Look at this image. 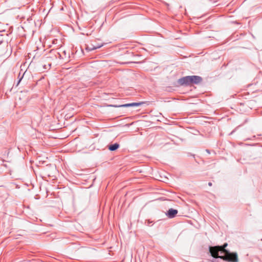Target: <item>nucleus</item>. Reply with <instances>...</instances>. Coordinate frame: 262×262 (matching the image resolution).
Listing matches in <instances>:
<instances>
[{
    "label": "nucleus",
    "instance_id": "f257e3e1",
    "mask_svg": "<svg viewBox=\"0 0 262 262\" xmlns=\"http://www.w3.org/2000/svg\"><path fill=\"white\" fill-rule=\"evenodd\" d=\"M227 246V243H225L221 246L210 247L209 248V251L211 256L214 258H218L219 252H220L221 254H222L225 253L226 251H228L225 249Z\"/></svg>",
    "mask_w": 262,
    "mask_h": 262
},
{
    "label": "nucleus",
    "instance_id": "1a4fd4ad",
    "mask_svg": "<svg viewBox=\"0 0 262 262\" xmlns=\"http://www.w3.org/2000/svg\"><path fill=\"white\" fill-rule=\"evenodd\" d=\"M208 185L211 186L212 185V183L210 182L209 183Z\"/></svg>",
    "mask_w": 262,
    "mask_h": 262
},
{
    "label": "nucleus",
    "instance_id": "6e6552de",
    "mask_svg": "<svg viewBox=\"0 0 262 262\" xmlns=\"http://www.w3.org/2000/svg\"><path fill=\"white\" fill-rule=\"evenodd\" d=\"M119 147V145L118 143H115L114 144L110 145L108 147V149L111 151H114L118 149Z\"/></svg>",
    "mask_w": 262,
    "mask_h": 262
},
{
    "label": "nucleus",
    "instance_id": "f03ea898",
    "mask_svg": "<svg viewBox=\"0 0 262 262\" xmlns=\"http://www.w3.org/2000/svg\"><path fill=\"white\" fill-rule=\"evenodd\" d=\"M228 262H238L237 254L236 253H230L226 251L224 255H219V257Z\"/></svg>",
    "mask_w": 262,
    "mask_h": 262
},
{
    "label": "nucleus",
    "instance_id": "7ed1b4c3",
    "mask_svg": "<svg viewBox=\"0 0 262 262\" xmlns=\"http://www.w3.org/2000/svg\"><path fill=\"white\" fill-rule=\"evenodd\" d=\"M145 102H137V103H127L120 105H111L112 106L114 107H126L129 106H141L144 104H145Z\"/></svg>",
    "mask_w": 262,
    "mask_h": 262
},
{
    "label": "nucleus",
    "instance_id": "423d86ee",
    "mask_svg": "<svg viewBox=\"0 0 262 262\" xmlns=\"http://www.w3.org/2000/svg\"><path fill=\"white\" fill-rule=\"evenodd\" d=\"M177 213V210L171 208L168 210L166 214L168 216V217L173 218L176 215Z\"/></svg>",
    "mask_w": 262,
    "mask_h": 262
},
{
    "label": "nucleus",
    "instance_id": "0eeeda50",
    "mask_svg": "<svg viewBox=\"0 0 262 262\" xmlns=\"http://www.w3.org/2000/svg\"><path fill=\"white\" fill-rule=\"evenodd\" d=\"M101 47V45L95 46L94 45H93L92 43H90L89 45H86V50L90 51L99 48Z\"/></svg>",
    "mask_w": 262,
    "mask_h": 262
},
{
    "label": "nucleus",
    "instance_id": "39448f33",
    "mask_svg": "<svg viewBox=\"0 0 262 262\" xmlns=\"http://www.w3.org/2000/svg\"><path fill=\"white\" fill-rule=\"evenodd\" d=\"M190 84L195 83L198 84L201 82L202 79L201 77L198 76H190Z\"/></svg>",
    "mask_w": 262,
    "mask_h": 262
},
{
    "label": "nucleus",
    "instance_id": "20e7f679",
    "mask_svg": "<svg viewBox=\"0 0 262 262\" xmlns=\"http://www.w3.org/2000/svg\"><path fill=\"white\" fill-rule=\"evenodd\" d=\"M178 83L180 85H189L190 84V77L189 76H186L184 77H183L178 80Z\"/></svg>",
    "mask_w": 262,
    "mask_h": 262
}]
</instances>
